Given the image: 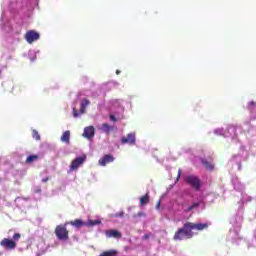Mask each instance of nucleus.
Returning a JSON list of instances; mask_svg holds the SVG:
<instances>
[{"instance_id": "1", "label": "nucleus", "mask_w": 256, "mask_h": 256, "mask_svg": "<svg viewBox=\"0 0 256 256\" xmlns=\"http://www.w3.org/2000/svg\"><path fill=\"white\" fill-rule=\"evenodd\" d=\"M204 229H209L208 223H192L186 222L184 223L182 228H179L174 236V241H183V239H193V231H204Z\"/></svg>"}, {"instance_id": "2", "label": "nucleus", "mask_w": 256, "mask_h": 256, "mask_svg": "<svg viewBox=\"0 0 256 256\" xmlns=\"http://www.w3.org/2000/svg\"><path fill=\"white\" fill-rule=\"evenodd\" d=\"M67 223L57 225L55 228V235L59 241H67L69 239V230H67Z\"/></svg>"}, {"instance_id": "3", "label": "nucleus", "mask_w": 256, "mask_h": 256, "mask_svg": "<svg viewBox=\"0 0 256 256\" xmlns=\"http://www.w3.org/2000/svg\"><path fill=\"white\" fill-rule=\"evenodd\" d=\"M185 181L187 185H190V187H192V189H195V191H199V189H201V180L199 179V177L195 175H188L186 176Z\"/></svg>"}, {"instance_id": "4", "label": "nucleus", "mask_w": 256, "mask_h": 256, "mask_svg": "<svg viewBox=\"0 0 256 256\" xmlns=\"http://www.w3.org/2000/svg\"><path fill=\"white\" fill-rule=\"evenodd\" d=\"M86 160H87L86 155H82L80 157L75 158L70 165L71 171H75L78 168H80L83 165V163H85Z\"/></svg>"}, {"instance_id": "5", "label": "nucleus", "mask_w": 256, "mask_h": 256, "mask_svg": "<svg viewBox=\"0 0 256 256\" xmlns=\"http://www.w3.org/2000/svg\"><path fill=\"white\" fill-rule=\"evenodd\" d=\"M1 247H3L4 249H7L9 251L16 249L17 247V242L13 241L11 239L8 238H3L0 242Z\"/></svg>"}, {"instance_id": "6", "label": "nucleus", "mask_w": 256, "mask_h": 256, "mask_svg": "<svg viewBox=\"0 0 256 256\" xmlns=\"http://www.w3.org/2000/svg\"><path fill=\"white\" fill-rule=\"evenodd\" d=\"M39 37H40L39 32H37L35 30H29L25 34V39H26L27 43L35 42L39 39Z\"/></svg>"}, {"instance_id": "7", "label": "nucleus", "mask_w": 256, "mask_h": 256, "mask_svg": "<svg viewBox=\"0 0 256 256\" xmlns=\"http://www.w3.org/2000/svg\"><path fill=\"white\" fill-rule=\"evenodd\" d=\"M113 161H115V157H113L111 154H106L99 159L98 163L101 165V167H105V165L113 163Z\"/></svg>"}, {"instance_id": "8", "label": "nucleus", "mask_w": 256, "mask_h": 256, "mask_svg": "<svg viewBox=\"0 0 256 256\" xmlns=\"http://www.w3.org/2000/svg\"><path fill=\"white\" fill-rule=\"evenodd\" d=\"M83 137L85 139H93L95 137V127L88 126L84 128Z\"/></svg>"}, {"instance_id": "9", "label": "nucleus", "mask_w": 256, "mask_h": 256, "mask_svg": "<svg viewBox=\"0 0 256 256\" xmlns=\"http://www.w3.org/2000/svg\"><path fill=\"white\" fill-rule=\"evenodd\" d=\"M122 145H135V133H129L127 134V137H123L121 139Z\"/></svg>"}, {"instance_id": "10", "label": "nucleus", "mask_w": 256, "mask_h": 256, "mask_svg": "<svg viewBox=\"0 0 256 256\" xmlns=\"http://www.w3.org/2000/svg\"><path fill=\"white\" fill-rule=\"evenodd\" d=\"M5 85H8L9 87H12L10 90V93L13 95H19L21 93V86L20 85H14L12 82H6L3 83L2 86L5 87Z\"/></svg>"}, {"instance_id": "11", "label": "nucleus", "mask_w": 256, "mask_h": 256, "mask_svg": "<svg viewBox=\"0 0 256 256\" xmlns=\"http://www.w3.org/2000/svg\"><path fill=\"white\" fill-rule=\"evenodd\" d=\"M89 105H91V101H89V99L87 98H84L80 103L79 113H81V115L85 114L87 111V107H89Z\"/></svg>"}, {"instance_id": "12", "label": "nucleus", "mask_w": 256, "mask_h": 256, "mask_svg": "<svg viewBox=\"0 0 256 256\" xmlns=\"http://www.w3.org/2000/svg\"><path fill=\"white\" fill-rule=\"evenodd\" d=\"M106 237H113L114 239H121V232L118 230H106L105 232Z\"/></svg>"}, {"instance_id": "13", "label": "nucleus", "mask_w": 256, "mask_h": 256, "mask_svg": "<svg viewBox=\"0 0 256 256\" xmlns=\"http://www.w3.org/2000/svg\"><path fill=\"white\" fill-rule=\"evenodd\" d=\"M70 139H71V132L69 130H66L62 136H61V141L63 143H66L67 145H69L70 143Z\"/></svg>"}, {"instance_id": "14", "label": "nucleus", "mask_w": 256, "mask_h": 256, "mask_svg": "<svg viewBox=\"0 0 256 256\" xmlns=\"http://www.w3.org/2000/svg\"><path fill=\"white\" fill-rule=\"evenodd\" d=\"M67 224L72 225V227H76L77 229H79L85 225V222H83V220H81V219H76L74 221H70Z\"/></svg>"}, {"instance_id": "15", "label": "nucleus", "mask_w": 256, "mask_h": 256, "mask_svg": "<svg viewBox=\"0 0 256 256\" xmlns=\"http://www.w3.org/2000/svg\"><path fill=\"white\" fill-rule=\"evenodd\" d=\"M202 165L208 170V171H213L215 169V165H213L211 162L205 160V158L200 159Z\"/></svg>"}, {"instance_id": "16", "label": "nucleus", "mask_w": 256, "mask_h": 256, "mask_svg": "<svg viewBox=\"0 0 256 256\" xmlns=\"http://www.w3.org/2000/svg\"><path fill=\"white\" fill-rule=\"evenodd\" d=\"M39 159V155L35 154V155H29L26 158V163L27 164H31V163H35V161H37Z\"/></svg>"}, {"instance_id": "17", "label": "nucleus", "mask_w": 256, "mask_h": 256, "mask_svg": "<svg viewBox=\"0 0 256 256\" xmlns=\"http://www.w3.org/2000/svg\"><path fill=\"white\" fill-rule=\"evenodd\" d=\"M147 203H149V193H146L140 198V205H147Z\"/></svg>"}, {"instance_id": "18", "label": "nucleus", "mask_w": 256, "mask_h": 256, "mask_svg": "<svg viewBox=\"0 0 256 256\" xmlns=\"http://www.w3.org/2000/svg\"><path fill=\"white\" fill-rule=\"evenodd\" d=\"M101 129L104 133H111V126L107 123L102 124Z\"/></svg>"}, {"instance_id": "19", "label": "nucleus", "mask_w": 256, "mask_h": 256, "mask_svg": "<svg viewBox=\"0 0 256 256\" xmlns=\"http://www.w3.org/2000/svg\"><path fill=\"white\" fill-rule=\"evenodd\" d=\"M95 225H101V220H89L88 221L89 227H95Z\"/></svg>"}, {"instance_id": "20", "label": "nucleus", "mask_w": 256, "mask_h": 256, "mask_svg": "<svg viewBox=\"0 0 256 256\" xmlns=\"http://www.w3.org/2000/svg\"><path fill=\"white\" fill-rule=\"evenodd\" d=\"M32 137H33V139H35L36 141H41V136L39 135V132H37V130H33V131H32Z\"/></svg>"}, {"instance_id": "21", "label": "nucleus", "mask_w": 256, "mask_h": 256, "mask_svg": "<svg viewBox=\"0 0 256 256\" xmlns=\"http://www.w3.org/2000/svg\"><path fill=\"white\" fill-rule=\"evenodd\" d=\"M199 202L193 203L191 206H189L186 211L189 213L191 211H193V209H197V207H199Z\"/></svg>"}, {"instance_id": "22", "label": "nucleus", "mask_w": 256, "mask_h": 256, "mask_svg": "<svg viewBox=\"0 0 256 256\" xmlns=\"http://www.w3.org/2000/svg\"><path fill=\"white\" fill-rule=\"evenodd\" d=\"M21 239V234H19V233H15L14 235H13V241L15 242V241H19Z\"/></svg>"}, {"instance_id": "23", "label": "nucleus", "mask_w": 256, "mask_h": 256, "mask_svg": "<svg viewBox=\"0 0 256 256\" xmlns=\"http://www.w3.org/2000/svg\"><path fill=\"white\" fill-rule=\"evenodd\" d=\"M73 117L75 118L79 117V112L75 108H73Z\"/></svg>"}, {"instance_id": "24", "label": "nucleus", "mask_w": 256, "mask_h": 256, "mask_svg": "<svg viewBox=\"0 0 256 256\" xmlns=\"http://www.w3.org/2000/svg\"><path fill=\"white\" fill-rule=\"evenodd\" d=\"M110 119L113 121V123H116L117 118L115 117V115H110Z\"/></svg>"}, {"instance_id": "25", "label": "nucleus", "mask_w": 256, "mask_h": 256, "mask_svg": "<svg viewBox=\"0 0 256 256\" xmlns=\"http://www.w3.org/2000/svg\"><path fill=\"white\" fill-rule=\"evenodd\" d=\"M180 179H181V169L178 170V176H177L176 181H179Z\"/></svg>"}, {"instance_id": "26", "label": "nucleus", "mask_w": 256, "mask_h": 256, "mask_svg": "<svg viewBox=\"0 0 256 256\" xmlns=\"http://www.w3.org/2000/svg\"><path fill=\"white\" fill-rule=\"evenodd\" d=\"M151 237V235L149 234H145L142 239H144L145 241H147V239H149Z\"/></svg>"}, {"instance_id": "27", "label": "nucleus", "mask_w": 256, "mask_h": 256, "mask_svg": "<svg viewBox=\"0 0 256 256\" xmlns=\"http://www.w3.org/2000/svg\"><path fill=\"white\" fill-rule=\"evenodd\" d=\"M123 215H125V213L124 212H120V213L116 214L115 217H123Z\"/></svg>"}, {"instance_id": "28", "label": "nucleus", "mask_w": 256, "mask_h": 256, "mask_svg": "<svg viewBox=\"0 0 256 256\" xmlns=\"http://www.w3.org/2000/svg\"><path fill=\"white\" fill-rule=\"evenodd\" d=\"M47 181H49V177H46V178L42 179V183H47Z\"/></svg>"}, {"instance_id": "29", "label": "nucleus", "mask_w": 256, "mask_h": 256, "mask_svg": "<svg viewBox=\"0 0 256 256\" xmlns=\"http://www.w3.org/2000/svg\"><path fill=\"white\" fill-rule=\"evenodd\" d=\"M159 207H161V202H158L156 209H159Z\"/></svg>"}, {"instance_id": "30", "label": "nucleus", "mask_w": 256, "mask_h": 256, "mask_svg": "<svg viewBox=\"0 0 256 256\" xmlns=\"http://www.w3.org/2000/svg\"><path fill=\"white\" fill-rule=\"evenodd\" d=\"M138 217H141V215H145L143 212H139L138 214Z\"/></svg>"}, {"instance_id": "31", "label": "nucleus", "mask_w": 256, "mask_h": 256, "mask_svg": "<svg viewBox=\"0 0 256 256\" xmlns=\"http://www.w3.org/2000/svg\"><path fill=\"white\" fill-rule=\"evenodd\" d=\"M120 73H121L120 70H117V71H116V75H119Z\"/></svg>"}]
</instances>
